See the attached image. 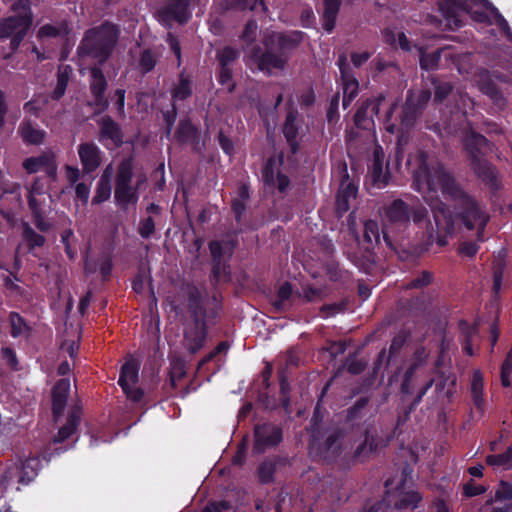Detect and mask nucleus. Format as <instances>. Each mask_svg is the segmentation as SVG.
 <instances>
[{
    "mask_svg": "<svg viewBox=\"0 0 512 512\" xmlns=\"http://www.w3.org/2000/svg\"><path fill=\"white\" fill-rule=\"evenodd\" d=\"M103 65H93L89 68V91L92 96V104L100 111H104L109 106V100L106 97L108 81L102 70Z\"/></svg>",
    "mask_w": 512,
    "mask_h": 512,
    "instance_id": "obj_13",
    "label": "nucleus"
},
{
    "mask_svg": "<svg viewBox=\"0 0 512 512\" xmlns=\"http://www.w3.org/2000/svg\"><path fill=\"white\" fill-rule=\"evenodd\" d=\"M283 163V154H280L278 158L270 157L263 169L262 177L266 184L274 185L275 177L278 170V167Z\"/></svg>",
    "mask_w": 512,
    "mask_h": 512,
    "instance_id": "obj_42",
    "label": "nucleus"
},
{
    "mask_svg": "<svg viewBox=\"0 0 512 512\" xmlns=\"http://www.w3.org/2000/svg\"><path fill=\"white\" fill-rule=\"evenodd\" d=\"M32 24L29 15H14L0 20V40L8 39L17 33H27Z\"/></svg>",
    "mask_w": 512,
    "mask_h": 512,
    "instance_id": "obj_18",
    "label": "nucleus"
},
{
    "mask_svg": "<svg viewBox=\"0 0 512 512\" xmlns=\"http://www.w3.org/2000/svg\"><path fill=\"white\" fill-rule=\"evenodd\" d=\"M339 101L340 93L337 92L332 96L327 107L326 118L329 124H332L339 119Z\"/></svg>",
    "mask_w": 512,
    "mask_h": 512,
    "instance_id": "obj_60",
    "label": "nucleus"
},
{
    "mask_svg": "<svg viewBox=\"0 0 512 512\" xmlns=\"http://www.w3.org/2000/svg\"><path fill=\"white\" fill-rule=\"evenodd\" d=\"M9 322L11 326V336L16 338L24 334H28L30 331L29 326L23 317L17 312H11L9 315Z\"/></svg>",
    "mask_w": 512,
    "mask_h": 512,
    "instance_id": "obj_45",
    "label": "nucleus"
},
{
    "mask_svg": "<svg viewBox=\"0 0 512 512\" xmlns=\"http://www.w3.org/2000/svg\"><path fill=\"white\" fill-rule=\"evenodd\" d=\"M456 380L454 374L450 373L446 375L444 372H440V379L436 383V391L441 392L446 390V397L451 398L455 392Z\"/></svg>",
    "mask_w": 512,
    "mask_h": 512,
    "instance_id": "obj_48",
    "label": "nucleus"
},
{
    "mask_svg": "<svg viewBox=\"0 0 512 512\" xmlns=\"http://www.w3.org/2000/svg\"><path fill=\"white\" fill-rule=\"evenodd\" d=\"M323 13L321 16L323 29L327 33H332L335 25L338 13L341 7V0H324L323 1Z\"/></svg>",
    "mask_w": 512,
    "mask_h": 512,
    "instance_id": "obj_25",
    "label": "nucleus"
},
{
    "mask_svg": "<svg viewBox=\"0 0 512 512\" xmlns=\"http://www.w3.org/2000/svg\"><path fill=\"white\" fill-rule=\"evenodd\" d=\"M424 200L430 207L433 222L428 220V210L421 203L409 206L402 199H395L382 207V221L386 228L402 231L410 226L411 220L415 224L427 221L425 237V249L436 243L440 247L448 244L449 238L455 235L456 223L452 211L438 197L424 196Z\"/></svg>",
    "mask_w": 512,
    "mask_h": 512,
    "instance_id": "obj_2",
    "label": "nucleus"
},
{
    "mask_svg": "<svg viewBox=\"0 0 512 512\" xmlns=\"http://www.w3.org/2000/svg\"><path fill=\"white\" fill-rule=\"evenodd\" d=\"M302 31L271 32L263 39V48L256 45L250 50V58L259 71L271 76L274 70L283 71L294 51L303 41Z\"/></svg>",
    "mask_w": 512,
    "mask_h": 512,
    "instance_id": "obj_4",
    "label": "nucleus"
},
{
    "mask_svg": "<svg viewBox=\"0 0 512 512\" xmlns=\"http://www.w3.org/2000/svg\"><path fill=\"white\" fill-rule=\"evenodd\" d=\"M52 158H55L52 152L43 153L38 157H29L24 160L23 168L29 174L36 173L41 168H45Z\"/></svg>",
    "mask_w": 512,
    "mask_h": 512,
    "instance_id": "obj_37",
    "label": "nucleus"
},
{
    "mask_svg": "<svg viewBox=\"0 0 512 512\" xmlns=\"http://www.w3.org/2000/svg\"><path fill=\"white\" fill-rule=\"evenodd\" d=\"M385 164V154L380 145H376L373 151L372 163L369 174L372 185L378 189L386 187L391 179L388 163Z\"/></svg>",
    "mask_w": 512,
    "mask_h": 512,
    "instance_id": "obj_15",
    "label": "nucleus"
},
{
    "mask_svg": "<svg viewBox=\"0 0 512 512\" xmlns=\"http://www.w3.org/2000/svg\"><path fill=\"white\" fill-rule=\"evenodd\" d=\"M21 235L29 251H32L37 247H43L46 243V238L37 233L28 222L22 223Z\"/></svg>",
    "mask_w": 512,
    "mask_h": 512,
    "instance_id": "obj_29",
    "label": "nucleus"
},
{
    "mask_svg": "<svg viewBox=\"0 0 512 512\" xmlns=\"http://www.w3.org/2000/svg\"><path fill=\"white\" fill-rule=\"evenodd\" d=\"M433 281V274L430 271L423 270L412 280L404 285L405 289H422L430 285Z\"/></svg>",
    "mask_w": 512,
    "mask_h": 512,
    "instance_id": "obj_54",
    "label": "nucleus"
},
{
    "mask_svg": "<svg viewBox=\"0 0 512 512\" xmlns=\"http://www.w3.org/2000/svg\"><path fill=\"white\" fill-rule=\"evenodd\" d=\"M463 144L473 172L490 190H498L500 187L498 172L495 166L483 158L492 151L493 145L475 130H466Z\"/></svg>",
    "mask_w": 512,
    "mask_h": 512,
    "instance_id": "obj_6",
    "label": "nucleus"
},
{
    "mask_svg": "<svg viewBox=\"0 0 512 512\" xmlns=\"http://www.w3.org/2000/svg\"><path fill=\"white\" fill-rule=\"evenodd\" d=\"M120 36L117 24L105 20L100 25L89 28L77 47L81 58H90L94 65H104L111 57Z\"/></svg>",
    "mask_w": 512,
    "mask_h": 512,
    "instance_id": "obj_5",
    "label": "nucleus"
},
{
    "mask_svg": "<svg viewBox=\"0 0 512 512\" xmlns=\"http://www.w3.org/2000/svg\"><path fill=\"white\" fill-rule=\"evenodd\" d=\"M272 305L277 312L286 311L292 306V286L290 283L285 282L279 287L277 297Z\"/></svg>",
    "mask_w": 512,
    "mask_h": 512,
    "instance_id": "obj_32",
    "label": "nucleus"
},
{
    "mask_svg": "<svg viewBox=\"0 0 512 512\" xmlns=\"http://www.w3.org/2000/svg\"><path fill=\"white\" fill-rule=\"evenodd\" d=\"M377 443L373 437H369L367 434L365 439L355 448L353 453L354 459H359L367 456L377 449Z\"/></svg>",
    "mask_w": 512,
    "mask_h": 512,
    "instance_id": "obj_55",
    "label": "nucleus"
},
{
    "mask_svg": "<svg viewBox=\"0 0 512 512\" xmlns=\"http://www.w3.org/2000/svg\"><path fill=\"white\" fill-rule=\"evenodd\" d=\"M422 500V495L417 491L402 492L394 503L397 510H414Z\"/></svg>",
    "mask_w": 512,
    "mask_h": 512,
    "instance_id": "obj_33",
    "label": "nucleus"
},
{
    "mask_svg": "<svg viewBox=\"0 0 512 512\" xmlns=\"http://www.w3.org/2000/svg\"><path fill=\"white\" fill-rule=\"evenodd\" d=\"M194 84L190 73L183 69L177 77V81L172 84L170 95L172 103L177 104L192 97Z\"/></svg>",
    "mask_w": 512,
    "mask_h": 512,
    "instance_id": "obj_19",
    "label": "nucleus"
},
{
    "mask_svg": "<svg viewBox=\"0 0 512 512\" xmlns=\"http://www.w3.org/2000/svg\"><path fill=\"white\" fill-rule=\"evenodd\" d=\"M133 170L132 157L124 158L117 167L114 199L121 209H127L130 204L135 205L137 203L139 199L138 190L146 182V177L140 175L137 178L136 184L133 185Z\"/></svg>",
    "mask_w": 512,
    "mask_h": 512,
    "instance_id": "obj_7",
    "label": "nucleus"
},
{
    "mask_svg": "<svg viewBox=\"0 0 512 512\" xmlns=\"http://www.w3.org/2000/svg\"><path fill=\"white\" fill-rule=\"evenodd\" d=\"M80 418L81 409L78 406H74L68 415L66 424L59 429L57 435L53 438V442L61 443L71 437L77 430Z\"/></svg>",
    "mask_w": 512,
    "mask_h": 512,
    "instance_id": "obj_24",
    "label": "nucleus"
},
{
    "mask_svg": "<svg viewBox=\"0 0 512 512\" xmlns=\"http://www.w3.org/2000/svg\"><path fill=\"white\" fill-rule=\"evenodd\" d=\"M369 397H361L359 398L353 406H351L349 409H347L346 414V422L348 423H354L358 420H361L365 413V409L367 408L369 404Z\"/></svg>",
    "mask_w": 512,
    "mask_h": 512,
    "instance_id": "obj_43",
    "label": "nucleus"
},
{
    "mask_svg": "<svg viewBox=\"0 0 512 512\" xmlns=\"http://www.w3.org/2000/svg\"><path fill=\"white\" fill-rule=\"evenodd\" d=\"M512 459V448L509 447L504 453L497 455H488L486 463L490 466H506Z\"/></svg>",
    "mask_w": 512,
    "mask_h": 512,
    "instance_id": "obj_61",
    "label": "nucleus"
},
{
    "mask_svg": "<svg viewBox=\"0 0 512 512\" xmlns=\"http://www.w3.org/2000/svg\"><path fill=\"white\" fill-rule=\"evenodd\" d=\"M363 238H364V241L369 245L380 243L379 225L376 221H374V220L365 221Z\"/></svg>",
    "mask_w": 512,
    "mask_h": 512,
    "instance_id": "obj_51",
    "label": "nucleus"
},
{
    "mask_svg": "<svg viewBox=\"0 0 512 512\" xmlns=\"http://www.w3.org/2000/svg\"><path fill=\"white\" fill-rule=\"evenodd\" d=\"M299 108L308 118H313L314 105L316 103V94L312 87L301 91L297 96Z\"/></svg>",
    "mask_w": 512,
    "mask_h": 512,
    "instance_id": "obj_34",
    "label": "nucleus"
},
{
    "mask_svg": "<svg viewBox=\"0 0 512 512\" xmlns=\"http://www.w3.org/2000/svg\"><path fill=\"white\" fill-rule=\"evenodd\" d=\"M184 295L189 319L184 324L182 345L190 354H195L204 347L208 327L218 318L219 311L216 307H206L202 294L195 285H186Z\"/></svg>",
    "mask_w": 512,
    "mask_h": 512,
    "instance_id": "obj_3",
    "label": "nucleus"
},
{
    "mask_svg": "<svg viewBox=\"0 0 512 512\" xmlns=\"http://www.w3.org/2000/svg\"><path fill=\"white\" fill-rule=\"evenodd\" d=\"M281 441V427L272 423L258 424L254 428L253 452L262 454L267 449L277 446Z\"/></svg>",
    "mask_w": 512,
    "mask_h": 512,
    "instance_id": "obj_14",
    "label": "nucleus"
},
{
    "mask_svg": "<svg viewBox=\"0 0 512 512\" xmlns=\"http://www.w3.org/2000/svg\"><path fill=\"white\" fill-rule=\"evenodd\" d=\"M431 88L434 90L433 101L435 103H442L452 92L453 85L450 82L442 81L436 76L429 78Z\"/></svg>",
    "mask_w": 512,
    "mask_h": 512,
    "instance_id": "obj_35",
    "label": "nucleus"
},
{
    "mask_svg": "<svg viewBox=\"0 0 512 512\" xmlns=\"http://www.w3.org/2000/svg\"><path fill=\"white\" fill-rule=\"evenodd\" d=\"M216 78L218 83L226 87L229 93L235 90L236 83L233 78V68L218 67L216 69Z\"/></svg>",
    "mask_w": 512,
    "mask_h": 512,
    "instance_id": "obj_47",
    "label": "nucleus"
},
{
    "mask_svg": "<svg viewBox=\"0 0 512 512\" xmlns=\"http://www.w3.org/2000/svg\"><path fill=\"white\" fill-rule=\"evenodd\" d=\"M69 33L68 23L62 21L59 25L45 24L38 30V37L40 38H57L59 36H66Z\"/></svg>",
    "mask_w": 512,
    "mask_h": 512,
    "instance_id": "obj_39",
    "label": "nucleus"
},
{
    "mask_svg": "<svg viewBox=\"0 0 512 512\" xmlns=\"http://www.w3.org/2000/svg\"><path fill=\"white\" fill-rule=\"evenodd\" d=\"M21 137L27 144L39 145L43 142L45 134L42 130H21Z\"/></svg>",
    "mask_w": 512,
    "mask_h": 512,
    "instance_id": "obj_63",
    "label": "nucleus"
},
{
    "mask_svg": "<svg viewBox=\"0 0 512 512\" xmlns=\"http://www.w3.org/2000/svg\"><path fill=\"white\" fill-rule=\"evenodd\" d=\"M481 91L483 94L487 95L496 106L500 108L505 106L506 100L497 84L492 80L484 81L481 84Z\"/></svg>",
    "mask_w": 512,
    "mask_h": 512,
    "instance_id": "obj_40",
    "label": "nucleus"
},
{
    "mask_svg": "<svg viewBox=\"0 0 512 512\" xmlns=\"http://www.w3.org/2000/svg\"><path fill=\"white\" fill-rule=\"evenodd\" d=\"M512 500V483L501 480L495 490V496L487 500L486 505H491L495 501H511Z\"/></svg>",
    "mask_w": 512,
    "mask_h": 512,
    "instance_id": "obj_50",
    "label": "nucleus"
},
{
    "mask_svg": "<svg viewBox=\"0 0 512 512\" xmlns=\"http://www.w3.org/2000/svg\"><path fill=\"white\" fill-rule=\"evenodd\" d=\"M512 373V347L508 352L504 362L501 366V384L504 387H509L511 385L510 375Z\"/></svg>",
    "mask_w": 512,
    "mask_h": 512,
    "instance_id": "obj_62",
    "label": "nucleus"
},
{
    "mask_svg": "<svg viewBox=\"0 0 512 512\" xmlns=\"http://www.w3.org/2000/svg\"><path fill=\"white\" fill-rule=\"evenodd\" d=\"M486 10L489 11L493 15V17L495 19L494 23L501 30V32L505 35V37L509 41H512V32H511V28H510L507 20L499 12V10L493 5L492 2H491V6H488L486 8Z\"/></svg>",
    "mask_w": 512,
    "mask_h": 512,
    "instance_id": "obj_52",
    "label": "nucleus"
},
{
    "mask_svg": "<svg viewBox=\"0 0 512 512\" xmlns=\"http://www.w3.org/2000/svg\"><path fill=\"white\" fill-rule=\"evenodd\" d=\"M211 277L215 283L228 282L230 280L229 266L223 260L212 262Z\"/></svg>",
    "mask_w": 512,
    "mask_h": 512,
    "instance_id": "obj_53",
    "label": "nucleus"
},
{
    "mask_svg": "<svg viewBox=\"0 0 512 512\" xmlns=\"http://www.w3.org/2000/svg\"><path fill=\"white\" fill-rule=\"evenodd\" d=\"M224 3L226 9L255 11L260 6L262 11H267L264 0H224Z\"/></svg>",
    "mask_w": 512,
    "mask_h": 512,
    "instance_id": "obj_38",
    "label": "nucleus"
},
{
    "mask_svg": "<svg viewBox=\"0 0 512 512\" xmlns=\"http://www.w3.org/2000/svg\"><path fill=\"white\" fill-rule=\"evenodd\" d=\"M285 460L273 458L264 460L258 467V477L261 483L267 484L273 481V475L278 465H284Z\"/></svg>",
    "mask_w": 512,
    "mask_h": 512,
    "instance_id": "obj_31",
    "label": "nucleus"
},
{
    "mask_svg": "<svg viewBox=\"0 0 512 512\" xmlns=\"http://www.w3.org/2000/svg\"><path fill=\"white\" fill-rule=\"evenodd\" d=\"M41 197L42 196H27V200L36 228L40 232L45 233L52 228V224L45 218V211L43 209L45 201L41 199Z\"/></svg>",
    "mask_w": 512,
    "mask_h": 512,
    "instance_id": "obj_21",
    "label": "nucleus"
},
{
    "mask_svg": "<svg viewBox=\"0 0 512 512\" xmlns=\"http://www.w3.org/2000/svg\"><path fill=\"white\" fill-rule=\"evenodd\" d=\"M154 232H155V222L151 216H149L145 219H142L140 221L139 227H138V233L142 238L148 239L154 234Z\"/></svg>",
    "mask_w": 512,
    "mask_h": 512,
    "instance_id": "obj_64",
    "label": "nucleus"
},
{
    "mask_svg": "<svg viewBox=\"0 0 512 512\" xmlns=\"http://www.w3.org/2000/svg\"><path fill=\"white\" fill-rule=\"evenodd\" d=\"M186 375V362L180 357H173L169 368V382L171 387H176V382Z\"/></svg>",
    "mask_w": 512,
    "mask_h": 512,
    "instance_id": "obj_41",
    "label": "nucleus"
},
{
    "mask_svg": "<svg viewBox=\"0 0 512 512\" xmlns=\"http://www.w3.org/2000/svg\"><path fill=\"white\" fill-rule=\"evenodd\" d=\"M432 97L431 88H423L417 94L408 91L399 115L401 128H413Z\"/></svg>",
    "mask_w": 512,
    "mask_h": 512,
    "instance_id": "obj_9",
    "label": "nucleus"
},
{
    "mask_svg": "<svg viewBox=\"0 0 512 512\" xmlns=\"http://www.w3.org/2000/svg\"><path fill=\"white\" fill-rule=\"evenodd\" d=\"M354 263L364 272L370 273L375 265V255L369 248H367L362 257H356L354 259Z\"/></svg>",
    "mask_w": 512,
    "mask_h": 512,
    "instance_id": "obj_57",
    "label": "nucleus"
},
{
    "mask_svg": "<svg viewBox=\"0 0 512 512\" xmlns=\"http://www.w3.org/2000/svg\"><path fill=\"white\" fill-rule=\"evenodd\" d=\"M385 101V96L380 94L376 99H366L362 101L353 117L356 128H366L365 122L370 119L373 126L375 125L373 117L376 116L378 120H381L386 126L384 128H397L395 123H390L392 115L397 108V102H392L384 115L380 116V109Z\"/></svg>",
    "mask_w": 512,
    "mask_h": 512,
    "instance_id": "obj_8",
    "label": "nucleus"
},
{
    "mask_svg": "<svg viewBox=\"0 0 512 512\" xmlns=\"http://www.w3.org/2000/svg\"><path fill=\"white\" fill-rule=\"evenodd\" d=\"M441 59V51L435 50L433 52H420L419 64L421 69L431 71L437 69Z\"/></svg>",
    "mask_w": 512,
    "mask_h": 512,
    "instance_id": "obj_46",
    "label": "nucleus"
},
{
    "mask_svg": "<svg viewBox=\"0 0 512 512\" xmlns=\"http://www.w3.org/2000/svg\"><path fill=\"white\" fill-rule=\"evenodd\" d=\"M83 172H94L101 164L99 149L93 143H82L78 148Z\"/></svg>",
    "mask_w": 512,
    "mask_h": 512,
    "instance_id": "obj_20",
    "label": "nucleus"
},
{
    "mask_svg": "<svg viewBox=\"0 0 512 512\" xmlns=\"http://www.w3.org/2000/svg\"><path fill=\"white\" fill-rule=\"evenodd\" d=\"M240 57V51L232 46H224L216 53L218 67L233 68V65Z\"/></svg>",
    "mask_w": 512,
    "mask_h": 512,
    "instance_id": "obj_36",
    "label": "nucleus"
},
{
    "mask_svg": "<svg viewBox=\"0 0 512 512\" xmlns=\"http://www.w3.org/2000/svg\"><path fill=\"white\" fill-rule=\"evenodd\" d=\"M483 386V375L480 370H475L472 375L470 392L475 407L480 411H483L484 407Z\"/></svg>",
    "mask_w": 512,
    "mask_h": 512,
    "instance_id": "obj_30",
    "label": "nucleus"
},
{
    "mask_svg": "<svg viewBox=\"0 0 512 512\" xmlns=\"http://www.w3.org/2000/svg\"><path fill=\"white\" fill-rule=\"evenodd\" d=\"M139 367L134 359L126 361L121 367L118 384L128 399L134 402H140L144 396V391L137 386L139 380Z\"/></svg>",
    "mask_w": 512,
    "mask_h": 512,
    "instance_id": "obj_11",
    "label": "nucleus"
},
{
    "mask_svg": "<svg viewBox=\"0 0 512 512\" xmlns=\"http://www.w3.org/2000/svg\"><path fill=\"white\" fill-rule=\"evenodd\" d=\"M156 65V58L150 49H145L141 52L139 59V68L142 73H149Z\"/></svg>",
    "mask_w": 512,
    "mask_h": 512,
    "instance_id": "obj_58",
    "label": "nucleus"
},
{
    "mask_svg": "<svg viewBox=\"0 0 512 512\" xmlns=\"http://www.w3.org/2000/svg\"><path fill=\"white\" fill-rule=\"evenodd\" d=\"M392 356L388 354L387 350L383 348L377 355L373 363V377H384V371L388 368Z\"/></svg>",
    "mask_w": 512,
    "mask_h": 512,
    "instance_id": "obj_49",
    "label": "nucleus"
},
{
    "mask_svg": "<svg viewBox=\"0 0 512 512\" xmlns=\"http://www.w3.org/2000/svg\"><path fill=\"white\" fill-rule=\"evenodd\" d=\"M19 470H21L22 485H27L33 481L38 475L40 469V460L38 455L24 456L16 462Z\"/></svg>",
    "mask_w": 512,
    "mask_h": 512,
    "instance_id": "obj_23",
    "label": "nucleus"
},
{
    "mask_svg": "<svg viewBox=\"0 0 512 512\" xmlns=\"http://www.w3.org/2000/svg\"><path fill=\"white\" fill-rule=\"evenodd\" d=\"M111 195V185L108 179H104L103 177L99 180L96 188L95 195L92 199L93 204H101L102 202L108 200Z\"/></svg>",
    "mask_w": 512,
    "mask_h": 512,
    "instance_id": "obj_56",
    "label": "nucleus"
},
{
    "mask_svg": "<svg viewBox=\"0 0 512 512\" xmlns=\"http://www.w3.org/2000/svg\"><path fill=\"white\" fill-rule=\"evenodd\" d=\"M353 437L343 429L332 432L325 440L327 458L335 460L343 453L353 448Z\"/></svg>",
    "mask_w": 512,
    "mask_h": 512,
    "instance_id": "obj_17",
    "label": "nucleus"
},
{
    "mask_svg": "<svg viewBox=\"0 0 512 512\" xmlns=\"http://www.w3.org/2000/svg\"><path fill=\"white\" fill-rule=\"evenodd\" d=\"M343 92L342 106L348 108L359 94V82L355 75L340 78Z\"/></svg>",
    "mask_w": 512,
    "mask_h": 512,
    "instance_id": "obj_26",
    "label": "nucleus"
},
{
    "mask_svg": "<svg viewBox=\"0 0 512 512\" xmlns=\"http://www.w3.org/2000/svg\"><path fill=\"white\" fill-rule=\"evenodd\" d=\"M342 180L336 195L335 211L337 217L341 218L350 209V201L357 196L358 188L350 181L346 165L343 168Z\"/></svg>",
    "mask_w": 512,
    "mask_h": 512,
    "instance_id": "obj_16",
    "label": "nucleus"
},
{
    "mask_svg": "<svg viewBox=\"0 0 512 512\" xmlns=\"http://www.w3.org/2000/svg\"><path fill=\"white\" fill-rule=\"evenodd\" d=\"M50 99L47 93L34 94L32 99L24 104L23 110L26 114L38 118L41 112L47 107Z\"/></svg>",
    "mask_w": 512,
    "mask_h": 512,
    "instance_id": "obj_28",
    "label": "nucleus"
},
{
    "mask_svg": "<svg viewBox=\"0 0 512 512\" xmlns=\"http://www.w3.org/2000/svg\"><path fill=\"white\" fill-rule=\"evenodd\" d=\"M427 160L428 155L423 151L408 157L407 165L412 170L414 189L422 192L426 187L429 192L435 193L440 188L443 195L455 202L463 225L468 230L476 229L477 239L483 241L484 230L490 219L485 207L465 192L440 162L428 163Z\"/></svg>",
    "mask_w": 512,
    "mask_h": 512,
    "instance_id": "obj_1",
    "label": "nucleus"
},
{
    "mask_svg": "<svg viewBox=\"0 0 512 512\" xmlns=\"http://www.w3.org/2000/svg\"><path fill=\"white\" fill-rule=\"evenodd\" d=\"M488 6H491L489 0H442L439 3L443 17L447 21L453 22L456 27L462 26L458 11L468 13L472 8L482 7L486 10Z\"/></svg>",
    "mask_w": 512,
    "mask_h": 512,
    "instance_id": "obj_12",
    "label": "nucleus"
},
{
    "mask_svg": "<svg viewBox=\"0 0 512 512\" xmlns=\"http://www.w3.org/2000/svg\"><path fill=\"white\" fill-rule=\"evenodd\" d=\"M286 117L282 128H300V125L304 124L303 111L299 112V109L292 98H289L285 105Z\"/></svg>",
    "mask_w": 512,
    "mask_h": 512,
    "instance_id": "obj_27",
    "label": "nucleus"
},
{
    "mask_svg": "<svg viewBox=\"0 0 512 512\" xmlns=\"http://www.w3.org/2000/svg\"><path fill=\"white\" fill-rule=\"evenodd\" d=\"M190 8V0H165L155 15L160 24L170 28L174 22L186 24L192 17Z\"/></svg>",
    "mask_w": 512,
    "mask_h": 512,
    "instance_id": "obj_10",
    "label": "nucleus"
},
{
    "mask_svg": "<svg viewBox=\"0 0 512 512\" xmlns=\"http://www.w3.org/2000/svg\"><path fill=\"white\" fill-rule=\"evenodd\" d=\"M21 476H22L21 470H19L16 463H14V464L10 465L9 467H7V469L1 475L0 485L4 490H6L11 484H13L15 482L22 485Z\"/></svg>",
    "mask_w": 512,
    "mask_h": 512,
    "instance_id": "obj_44",
    "label": "nucleus"
},
{
    "mask_svg": "<svg viewBox=\"0 0 512 512\" xmlns=\"http://www.w3.org/2000/svg\"><path fill=\"white\" fill-rule=\"evenodd\" d=\"M279 385H280V401L285 410H288L290 405V384L286 378L284 371H278Z\"/></svg>",
    "mask_w": 512,
    "mask_h": 512,
    "instance_id": "obj_59",
    "label": "nucleus"
},
{
    "mask_svg": "<svg viewBox=\"0 0 512 512\" xmlns=\"http://www.w3.org/2000/svg\"><path fill=\"white\" fill-rule=\"evenodd\" d=\"M70 390V381L68 379H60L52 389V412L55 418H58L67 403Z\"/></svg>",
    "mask_w": 512,
    "mask_h": 512,
    "instance_id": "obj_22",
    "label": "nucleus"
}]
</instances>
